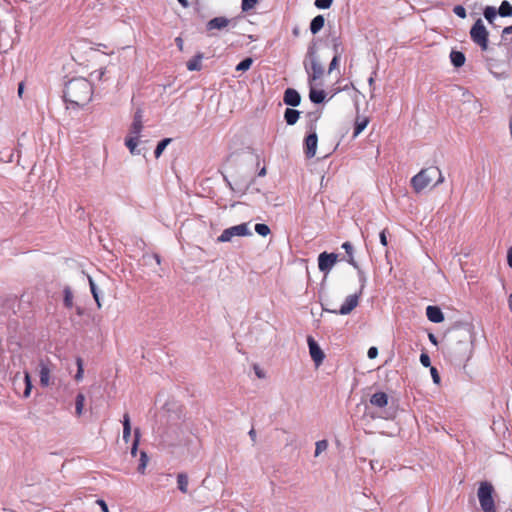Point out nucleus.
Returning <instances> with one entry per match:
<instances>
[{
	"instance_id": "obj_1",
	"label": "nucleus",
	"mask_w": 512,
	"mask_h": 512,
	"mask_svg": "<svg viewBox=\"0 0 512 512\" xmlns=\"http://www.w3.org/2000/svg\"><path fill=\"white\" fill-rule=\"evenodd\" d=\"M93 94L91 83L82 77L71 79L64 90L65 101L74 107H81L90 102Z\"/></svg>"
},
{
	"instance_id": "obj_2",
	"label": "nucleus",
	"mask_w": 512,
	"mask_h": 512,
	"mask_svg": "<svg viewBox=\"0 0 512 512\" xmlns=\"http://www.w3.org/2000/svg\"><path fill=\"white\" fill-rule=\"evenodd\" d=\"M472 352V345L470 340V333L465 332L464 337H459L456 343L452 344L449 348V354L456 361H466L470 358Z\"/></svg>"
},
{
	"instance_id": "obj_3",
	"label": "nucleus",
	"mask_w": 512,
	"mask_h": 512,
	"mask_svg": "<svg viewBox=\"0 0 512 512\" xmlns=\"http://www.w3.org/2000/svg\"><path fill=\"white\" fill-rule=\"evenodd\" d=\"M494 488L489 482H481L478 488L477 496L483 512H496L493 499Z\"/></svg>"
},
{
	"instance_id": "obj_4",
	"label": "nucleus",
	"mask_w": 512,
	"mask_h": 512,
	"mask_svg": "<svg viewBox=\"0 0 512 512\" xmlns=\"http://www.w3.org/2000/svg\"><path fill=\"white\" fill-rule=\"evenodd\" d=\"M437 167H429L422 169L415 176L411 178V186L416 193H420L427 188L432 180L435 178Z\"/></svg>"
},
{
	"instance_id": "obj_5",
	"label": "nucleus",
	"mask_w": 512,
	"mask_h": 512,
	"mask_svg": "<svg viewBox=\"0 0 512 512\" xmlns=\"http://www.w3.org/2000/svg\"><path fill=\"white\" fill-rule=\"evenodd\" d=\"M251 235L252 232L249 229L248 223H241L239 225H235L223 230L221 235L217 238V242H230L232 241L233 237H244Z\"/></svg>"
},
{
	"instance_id": "obj_6",
	"label": "nucleus",
	"mask_w": 512,
	"mask_h": 512,
	"mask_svg": "<svg viewBox=\"0 0 512 512\" xmlns=\"http://www.w3.org/2000/svg\"><path fill=\"white\" fill-rule=\"evenodd\" d=\"M470 37L482 50L488 48V31L481 19H478L470 30Z\"/></svg>"
},
{
	"instance_id": "obj_7",
	"label": "nucleus",
	"mask_w": 512,
	"mask_h": 512,
	"mask_svg": "<svg viewBox=\"0 0 512 512\" xmlns=\"http://www.w3.org/2000/svg\"><path fill=\"white\" fill-rule=\"evenodd\" d=\"M53 368L54 365L48 358L39 360V378L42 387L46 388L52 384L51 373Z\"/></svg>"
},
{
	"instance_id": "obj_8",
	"label": "nucleus",
	"mask_w": 512,
	"mask_h": 512,
	"mask_svg": "<svg viewBox=\"0 0 512 512\" xmlns=\"http://www.w3.org/2000/svg\"><path fill=\"white\" fill-rule=\"evenodd\" d=\"M338 255L335 253L323 252L318 256V268L321 272L329 273L336 264Z\"/></svg>"
},
{
	"instance_id": "obj_9",
	"label": "nucleus",
	"mask_w": 512,
	"mask_h": 512,
	"mask_svg": "<svg viewBox=\"0 0 512 512\" xmlns=\"http://www.w3.org/2000/svg\"><path fill=\"white\" fill-rule=\"evenodd\" d=\"M307 343L309 347L310 356L314 361L316 367H319L325 358V354L313 337L308 336Z\"/></svg>"
},
{
	"instance_id": "obj_10",
	"label": "nucleus",
	"mask_w": 512,
	"mask_h": 512,
	"mask_svg": "<svg viewBox=\"0 0 512 512\" xmlns=\"http://www.w3.org/2000/svg\"><path fill=\"white\" fill-rule=\"evenodd\" d=\"M360 295H361L360 293H355V294L347 296L344 303L341 305L340 309L333 310L331 312L335 313V314H340V315L349 314L352 310H354L358 306Z\"/></svg>"
},
{
	"instance_id": "obj_11",
	"label": "nucleus",
	"mask_w": 512,
	"mask_h": 512,
	"mask_svg": "<svg viewBox=\"0 0 512 512\" xmlns=\"http://www.w3.org/2000/svg\"><path fill=\"white\" fill-rule=\"evenodd\" d=\"M306 72L309 74V82H315L322 78L324 75V68L322 64L315 58H311L310 67L305 66Z\"/></svg>"
},
{
	"instance_id": "obj_12",
	"label": "nucleus",
	"mask_w": 512,
	"mask_h": 512,
	"mask_svg": "<svg viewBox=\"0 0 512 512\" xmlns=\"http://www.w3.org/2000/svg\"><path fill=\"white\" fill-rule=\"evenodd\" d=\"M317 143H318V137L315 132L309 134L305 138L304 142V152L307 158H312L316 154L317 149Z\"/></svg>"
},
{
	"instance_id": "obj_13",
	"label": "nucleus",
	"mask_w": 512,
	"mask_h": 512,
	"mask_svg": "<svg viewBox=\"0 0 512 512\" xmlns=\"http://www.w3.org/2000/svg\"><path fill=\"white\" fill-rule=\"evenodd\" d=\"M283 101L286 105L296 107L301 102V96L295 89L288 88L284 92Z\"/></svg>"
},
{
	"instance_id": "obj_14",
	"label": "nucleus",
	"mask_w": 512,
	"mask_h": 512,
	"mask_svg": "<svg viewBox=\"0 0 512 512\" xmlns=\"http://www.w3.org/2000/svg\"><path fill=\"white\" fill-rule=\"evenodd\" d=\"M426 316L429 321L433 323H441L444 321V315L441 309L437 306H428L426 308Z\"/></svg>"
},
{
	"instance_id": "obj_15",
	"label": "nucleus",
	"mask_w": 512,
	"mask_h": 512,
	"mask_svg": "<svg viewBox=\"0 0 512 512\" xmlns=\"http://www.w3.org/2000/svg\"><path fill=\"white\" fill-rule=\"evenodd\" d=\"M231 20L226 17L220 16L209 20L206 24L207 30H221L230 24Z\"/></svg>"
},
{
	"instance_id": "obj_16",
	"label": "nucleus",
	"mask_w": 512,
	"mask_h": 512,
	"mask_svg": "<svg viewBox=\"0 0 512 512\" xmlns=\"http://www.w3.org/2000/svg\"><path fill=\"white\" fill-rule=\"evenodd\" d=\"M370 403L376 407H385L388 404V396L384 392L374 393L370 398Z\"/></svg>"
},
{
	"instance_id": "obj_17",
	"label": "nucleus",
	"mask_w": 512,
	"mask_h": 512,
	"mask_svg": "<svg viewBox=\"0 0 512 512\" xmlns=\"http://www.w3.org/2000/svg\"><path fill=\"white\" fill-rule=\"evenodd\" d=\"M203 53H197L192 59L187 62V69L189 71H199L202 68Z\"/></svg>"
},
{
	"instance_id": "obj_18",
	"label": "nucleus",
	"mask_w": 512,
	"mask_h": 512,
	"mask_svg": "<svg viewBox=\"0 0 512 512\" xmlns=\"http://www.w3.org/2000/svg\"><path fill=\"white\" fill-rule=\"evenodd\" d=\"M450 60H451V63L456 67V68H459V67H462L465 63V55L460 52V51H456V50H452L451 53H450Z\"/></svg>"
},
{
	"instance_id": "obj_19",
	"label": "nucleus",
	"mask_w": 512,
	"mask_h": 512,
	"mask_svg": "<svg viewBox=\"0 0 512 512\" xmlns=\"http://www.w3.org/2000/svg\"><path fill=\"white\" fill-rule=\"evenodd\" d=\"M325 24V18L322 15L314 17L310 23V31L312 34H317Z\"/></svg>"
},
{
	"instance_id": "obj_20",
	"label": "nucleus",
	"mask_w": 512,
	"mask_h": 512,
	"mask_svg": "<svg viewBox=\"0 0 512 512\" xmlns=\"http://www.w3.org/2000/svg\"><path fill=\"white\" fill-rule=\"evenodd\" d=\"M300 116V112L298 110L287 108L284 113L285 121L288 125H294Z\"/></svg>"
},
{
	"instance_id": "obj_21",
	"label": "nucleus",
	"mask_w": 512,
	"mask_h": 512,
	"mask_svg": "<svg viewBox=\"0 0 512 512\" xmlns=\"http://www.w3.org/2000/svg\"><path fill=\"white\" fill-rule=\"evenodd\" d=\"M123 440L127 443L130 440L131 437V423H130V417L128 413H125L123 415Z\"/></svg>"
},
{
	"instance_id": "obj_22",
	"label": "nucleus",
	"mask_w": 512,
	"mask_h": 512,
	"mask_svg": "<svg viewBox=\"0 0 512 512\" xmlns=\"http://www.w3.org/2000/svg\"><path fill=\"white\" fill-rule=\"evenodd\" d=\"M368 123L369 119L367 117H357L353 137H357L367 127Z\"/></svg>"
},
{
	"instance_id": "obj_23",
	"label": "nucleus",
	"mask_w": 512,
	"mask_h": 512,
	"mask_svg": "<svg viewBox=\"0 0 512 512\" xmlns=\"http://www.w3.org/2000/svg\"><path fill=\"white\" fill-rule=\"evenodd\" d=\"M342 248L346 251L347 253V262L352 265L355 269H358V263L356 262V260L354 259V256H353V246L350 242H344L342 244Z\"/></svg>"
},
{
	"instance_id": "obj_24",
	"label": "nucleus",
	"mask_w": 512,
	"mask_h": 512,
	"mask_svg": "<svg viewBox=\"0 0 512 512\" xmlns=\"http://www.w3.org/2000/svg\"><path fill=\"white\" fill-rule=\"evenodd\" d=\"M326 93L324 90H317L313 87L310 88L309 98L313 103L319 104L324 101Z\"/></svg>"
},
{
	"instance_id": "obj_25",
	"label": "nucleus",
	"mask_w": 512,
	"mask_h": 512,
	"mask_svg": "<svg viewBox=\"0 0 512 512\" xmlns=\"http://www.w3.org/2000/svg\"><path fill=\"white\" fill-rule=\"evenodd\" d=\"M138 139L139 138L131 136H128L125 139V145L127 146L132 155H138L140 153V151L137 149Z\"/></svg>"
},
{
	"instance_id": "obj_26",
	"label": "nucleus",
	"mask_w": 512,
	"mask_h": 512,
	"mask_svg": "<svg viewBox=\"0 0 512 512\" xmlns=\"http://www.w3.org/2000/svg\"><path fill=\"white\" fill-rule=\"evenodd\" d=\"M498 14L501 17H511L512 16V5L509 1L504 0L500 4V7L498 9Z\"/></svg>"
},
{
	"instance_id": "obj_27",
	"label": "nucleus",
	"mask_w": 512,
	"mask_h": 512,
	"mask_svg": "<svg viewBox=\"0 0 512 512\" xmlns=\"http://www.w3.org/2000/svg\"><path fill=\"white\" fill-rule=\"evenodd\" d=\"M85 404V396L82 393L77 394L75 399V412L78 417L83 414Z\"/></svg>"
},
{
	"instance_id": "obj_28",
	"label": "nucleus",
	"mask_w": 512,
	"mask_h": 512,
	"mask_svg": "<svg viewBox=\"0 0 512 512\" xmlns=\"http://www.w3.org/2000/svg\"><path fill=\"white\" fill-rule=\"evenodd\" d=\"M88 281H89V286H90V290H91V293L93 295V298L95 300V302L97 303V307L98 308H101L102 307V304H101V301H100V295H99V291L97 289V286L94 282V280L92 279L91 276H88Z\"/></svg>"
},
{
	"instance_id": "obj_29",
	"label": "nucleus",
	"mask_w": 512,
	"mask_h": 512,
	"mask_svg": "<svg viewBox=\"0 0 512 512\" xmlns=\"http://www.w3.org/2000/svg\"><path fill=\"white\" fill-rule=\"evenodd\" d=\"M178 488L181 492L186 493L188 490V477L184 473H180L177 476Z\"/></svg>"
},
{
	"instance_id": "obj_30",
	"label": "nucleus",
	"mask_w": 512,
	"mask_h": 512,
	"mask_svg": "<svg viewBox=\"0 0 512 512\" xmlns=\"http://www.w3.org/2000/svg\"><path fill=\"white\" fill-rule=\"evenodd\" d=\"M24 383H25V390L23 392V397L28 398L31 394L32 390V382H31V376L29 372H24Z\"/></svg>"
},
{
	"instance_id": "obj_31",
	"label": "nucleus",
	"mask_w": 512,
	"mask_h": 512,
	"mask_svg": "<svg viewBox=\"0 0 512 512\" xmlns=\"http://www.w3.org/2000/svg\"><path fill=\"white\" fill-rule=\"evenodd\" d=\"M148 456L146 454V452L144 451H141L140 452V459H139V465H138V472L140 474H145V470H146V467H147V464H148Z\"/></svg>"
},
{
	"instance_id": "obj_32",
	"label": "nucleus",
	"mask_w": 512,
	"mask_h": 512,
	"mask_svg": "<svg viewBox=\"0 0 512 512\" xmlns=\"http://www.w3.org/2000/svg\"><path fill=\"white\" fill-rule=\"evenodd\" d=\"M498 11L493 6H487L484 9V17L489 23H493L494 19L496 18Z\"/></svg>"
},
{
	"instance_id": "obj_33",
	"label": "nucleus",
	"mask_w": 512,
	"mask_h": 512,
	"mask_svg": "<svg viewBox=\"0 0 512 512\" xmlns=\"http://www.w3.org/2000/svg\"><path fill=\"white\" fill-rule=\"evenodd\" d=\"M143 128V123L132 122L130 130H129V136L139 138L141 131Z\"/></svg>"
},
{
	"instance_id": "obj_34",
	"label": "nucleus",
	"mask_w": 512,
	"mask_h": 512,
	"mask_svg": "<svg viewBox=\"0 0 512 512\" xmlns=\"http://www.w3.org/2000/svg\"><path fill=\"white\" fill-rule=\"evenodd\" d=\"M171 142V139L170 138H165L163 140H161L157 146H156V149L154 151V154H155V157L156 158H159L160 155L163 153V151L165 150L166 146Z\"/></svg>"
},
{
	"instance_id": "obj_35",
	"label": "nucleus",
	"mask_w": 512,
	"mask_h": 512,
	"mask_svg": "<svg viewBox=\"0 0 512 512\" xmlns=\"http://www.w3.org/2000/svg\"><path fill=\"white\" fill-rule=\"evenodd\" d=\"M139 442H140V431H139V429H135L134 440H133V444L131 447V455L133 457H135L137 454Z\"/></svg>"
},
{
	"instance_id": "obj_36",
	"label": "nucleus",
	"mask_w": 512,
	"mask_h": 512,
	"mask_svg": "<svg viewBox=\"0 0 512 512\" xmlns=\"http://www.w3.org/2000/svg\"><path fill=\"white\" fill-rule=\"evenodd\" d=\"M255 231L257 234H259L260 236H263V237H266L267 235L270 234L269 226L266 224H263V223L256 224Z\"/></svg>"
},
{
	"instance_id": "obj_37",
	"label": "nucleus",
	"mask_w": 512,
	"mask_h": 512,
	"mask_svg": "<svg viewBox=\"0 0 512 512\" xmlns=\"http://www.w3.org/2000/svg\"><path fill=\"white\" fill-rule=\"evenodd\" d=\"M64 304L68 308H71L73 305V294L69 287L64 289Z\"/></svg>"
},
{
	"instance_id": "obj_38",
	"label": "nucleus",
	"mask_w": 512,
	"mask_h": 512,
	"mask_svg": "<svg viewBox=\"0 0 512 512\" xmlns=\"http://www.w3.org/2000/svg\"><path fill=\"white\" fill-rule=\"evenodd\" d=\"M76 364H77V372L75 374V380L79 382L83 379V374H84L83 361L80 357H78L76 359Z\"/></svg>"
},
{
	"instance_id": "obj_39",
	"label": "nucleus",
	"mask_w": 512,
	"mask_h": 512,
	"mask_svg": "<svg viewBox=\"0 0 512 512\" xmlns=\"http://www.w3.org/2000/svg\"><path fill=\"white\" fill-rule=\"evenodd\" d=\"M315 446V457H317L327 449L328 442L326 440H320L316 442Z\"/></svg>"
},
{
	"instance_id": "obj_40",
	"label": "nucleus",
	"mask_w": 512,
	"mask_h": 512,
	"mask_svg": "<svg viewBox=\"0 0 512 512\" xmlns=\"http://www.w3.org/2000/svg\"><path fill=\"white\" fill-rule=\"evenodd\" d=\"M258 2L259 0H242L241 9L243 12H247L253 9Z\"/></svg>"
},
{
	"instance_id": "obj_41",
	"label": "nucleus",
	"mask_w": 512,
	"mask_h": 512,
	"mask_svg": "<svg viewBox=\"0 0 512 512\" xmlns=\"http://www.w3.org/2000/svg\"><path fill=\"white\" fill-rule=\"evenodd\" d=\"M252 63H253V60L251 58H245L236 66V70L237 71H246L251 67Z\"/></svg>"
},
{
	"instance_id": "obj_42",
	"label": "nucleus",
	"mask_w": 512,
	"mask_h": 512,
	"mask_svg": "<svg viewBox=\"0 0 512 512\" xmlns=\"http://www.w3.org/2000/svg\"><path fill=\"white\" fill-rule=\"evenodd\" d=\"M333 0H315V6L318 9H328L332 5Z\"/></svg>"
},
{
	"instance_id": "obj_43",
	"label": "nucleus",
	"mask_w": 512,
	"mask_h": 512,
	"mask_svg": "<svg viewBox=\"0 0 512 512\" xmlns=\"http://www.w3.org/2000/svg\"><path fill=\"white\" fill-rule=\"evenodd\" d=\"M339 60H340V53L334 54V57L332 58V60L329 64L328 73H331L338 66Z\"/></svg>"
},
{
	"instance_id": "obj_44",
	"label": "nucleus",
	"mask_w": 512,
	"mask_h": 512,
	"mask_svg": "<svg viewBox=\"0 0 512 512\" xmlns=\"http://www.w3.org/2000/svg\"><path fill=\"white\" fill-rule=\"evenodd\" d=\"M357 272H358V276H359V281L361 283V286H360V291L359 293L362 294V291L365 287V283H366V276H365V273L360 269V267L358 266V269H356Z\"/></svg>"
},
{
	"instance_id": "obj_45",
	"label": "nucleus",
	"mask_w": 512,
	"mask_h": 512,
	"mask_svg": "<svg viewBox=\"0 0 512 512\" xmlns=\"http://www.w3.org/2000/svg\"><path fill=\"white\" fill-rule=\"evenodd\" d=\"M453 12L460 18H465L466 17V10L463 6L461 5H456L454 8H453Z\"/></svg>"
},
{
	"instance_id": "obj_46",
	"label": "nucleus",
	"mask_w": 512,
	"mask_h": 512,
	"mask_svg": "<svg viewBox=\"0 0 512 512\" xmlns=\"http://www.w3.org/2000/svg\"><path fill=\"white\" fill-rule=\"evenodd\" d=\"M420 362L424 367H430L431 365L430 357L426 353L420 355Z\"/></svg>"
},
{
	"instance_id": "obj_47",
	"label": "nucleus",
	"mask_w": 512,
	"mask_h": 512,
	"mask_svg": "<svg viewBox=\"0 0 512 512\" xmlns=\"http://www.w3.org/2000/svg\"><path fill=\"white\" fill-rule=\"evenodd\" d=\"M430 373H431L433 382L435 384H439L440 383V376H439V373H438L437 369L435 367H430Z\"/></svg>"
},
{
	"instance_id": "obj_48",
	"label": "nucleus",
	"mask_w": 512,
	"mask_h": 512,
	"mask_svg": "<svg viewBox=\"0 0 512 512\" xmlns=\"http://www.w3.org/2000/svg\"><path fill=\"white\" fill-rule=\"evenodd\" d=\"M436 176H437V180L435 182V186L442 184L445 180L441 170L438 167H437V172H435V177Z\"/></svg>"
},
{
	"instance_id": "obj_49",
	"label": "nucleus",
	"mask_w": 512,
	"mask_h": 512,
	"mask_svg": "<svg viewBox=\"0 0 512 512\" xmlns=\"http://www.w3.org/2000/svg\"><path fill=\"white\" fill-rule=\"evenodd\" d=\"M139 122V123H143V112L141 109H138L135 114H134V118H133V122Z\"/></svg>"
},
{
	"instance_id": "obj_50",
	"label": "nucleus",
	"mask_w": 512,
	"mask_h": 512,
	"mask_svg": "<svg viewBox=\"0 0 512 512\" xmlns=\"http://www.w3.org/2000/svg\"><path fill=\"white\" fill-rule=\"evenodd\" d=\"M377 355H378V349L376 347H370L367 352L368 358L374 359L377 357Z\"/></svg>"
},
{
	"instance_id": "obj_51",
	"label": "nucleus",
	"mask_w": 512,
	"mask_h": 512,
	"mask_svg": "<svg viewBox=\"0 0 512 512\" xmlns=\"http://www.w3.org/2000/svg\"><path fill=\"white\" fill-rule=\"evenodd\" d=\"M380 242L383 246H387L386 229L382 230L379 234Z\"/></svg>"
},
{
	"instance_id": "obj_52",
	"label": "nucleus",
	"mask_w": 512,
	"mask_h": 512,
	"mask_svg": "<svg viewBox=\"0 0 512 512\" xmlns=\"http://www.w3.org/2000/svg\"><path fill=\"white\" fill-rule=\"evenodd\" d=\"M96 503L101 507L103 512H109L108 506L104 500L98 499Z\"/></svg>"
},
{
	"instance_id": "obj_53",
	"label": "nucleus",
	"mask_w": 512,
	"mask_h": 512,
	"mask_svg": "<svg viewBox=\"0 0 512 512\" xmlns=\"http://www.w3.org/2000/svg\"><path fill=\"white\" fill-rule=\"evenodd\" d=\"M340 42L338 38L333 39V50L335 54L340 53L339 51Z\"/></svg>"
},
{
	"instance_id": "obj_54",
	"label": "nucleus",
	"mask_w": 512,
	"mask_h": 512,
	"mask_svg": "<svg viewBox=\"0 0 512 512\" xmlns=\"http://www.w3.org/2000/svg\"><path fill=\"white\" fill-rule=\"evenodd\" d=\"M507 263H508L509 267L512 268V246L508 249V252H507Z\"/></svg>"
},
{
	"instance_id": "obj_55",
	"label": "nucleus",
	"mask_w": 512,
	"mask_h": 512,
	"mask_svg": "<svg viewBox=\"0 0 512 512\" xmlns=\"http://www.w3.org/2000/svg\"><path fill=\"white\" fill-rule=\"evenodd\" d=\"M175 42H176V44H177V46H178L179 50H181V51H182V50H183V40H182V38L177 37V38L175 39Z\"/></svg>"
},
{
	"instance_id": "obj_56",
	"label": "nucleus",
	"mask_w": 512,
	"mask_h": 512,
	"mask_svg": "<svg viewBox=\"0 0 512 512\" xmlns=\"http://www.w3.org/2000/svg\"><path fill=\"white\" fill-rule=\"evenodd\" d=\"M248 434H249L251 440L253 442H255L256 441V431L254 429H251Z\"/></svg>"
},
{
	"instance_id": "obj_57",
	"label": "nucleus",
	"mask_w": 512,
	"mask_h": 512,
	"mask_svg": "<svg viewBox=\"0 0 512 512\" xmlns=\"http://www.w3.org/2000/svg\"><path fill=\"white\" fill-rule=\"evenodd\" d=\"M502 33H503L504 35H506V34H512V25H511V26H507V27H505V28L503 29Z\"/></svg>"
},
{
	"instance_id": "obj_58",
	"label": "nucleus",
	"mask_w": 512,
	"mask_h": 512,
	"mask_svg": "<svg viewBox=\"0 0 512 512\" xmlns=\"http://www.w3.org/2000/svg\"><path fill=\"white\" fill-rule=\"evenodd\" d=\"M23 89H24V85H23V83H20L19 86H18V94H19V96L22 95Z\"/></svg>"
},
{
	"instance_id": "obj_59",
	"label": "nucleus",
	"mask_w": 512,
	"mask_h": 512,
	"mask_svg": "<svg viewBox=\"0 0 512 512\" xmlns=\"http://www.w3.org/2000/svg\"><path fill=\"white\" fill-rule=\"evenodd\" d=\"M265 175H266V168H265V167H263V168L259 171L258 176H259V177H263V176H265Z\"/></svg>"
},
{
	"instance_id": "obj_60",
	"label": "nucleus",
	"mask_w": 512,
	"mask_h": 512,
	"mask_svg": "<svg viewBox=\"0 0 512 512\" xmlns=\"http://www.w3.org/2000/svg\"><path fill=\"white\" fill-rule=\"evenodd\" d=\"M429 340L434 344L437 343L436 337L433 334H429Z\"/></svg>"
},
{
	"instance_id": "obj_61",
	"label": "nucleus",
	"mask_w": 512,
	"mask_h": 512,
	"mask_svg": "<svg viewBox=\"0 0 512 512\" xmlns=\"http://www.w3.org/2000/svg\"><path fill=\"white\" fill-rule=\"evenodd\" d=\"M183 7L188 6V0H177Z\"/></svg>"
},
{
	"instance_id": "obj_62",
	"label": "nucleus",
	"mask_w": 512,
	"mask_h": 512,
	"mask_svg": "<svg viewBox=\"0 0 512 512\" xmlns=\"http://www.w3.org/2000/svg\"><path fill=\"white\" fill-rule=\"evenodd\" d=\"M508 305H509V308L512 312V294L509 295V298H508Z\"/></svg>"
},
{
	"instance_id": "obj_63",
	"label": "nucleus",
	"mask_w": 512,
	"mask_h": 512,
	"mask_svg": "<svg viewBox=\"0 0 512 512\" xmlns=\"http://www.w3.org/2000/svg\"><path fill=\"white\" fill-rule=\"evenodd\" d=\"M298 33H299V32H298V29H297V28H295V29L293 30V34L297 36V35H298Z\"/></svg>"
},
{
	"instance_id": "obj_64",
	"label": "nucleus",
	"mask_w": 512,
	"mask_h": 512,
	"mask_svg": "<svg viewBox=\"0 0 512 512\" xmlns=\"http://www.w3.org/2000/svg\"><path fill=\"white\" fill-rule=\"evenodd\" d=\"M374 83V79L372 77L369 78V84L372 85Z\"/></svg>"
}]
</instances>
